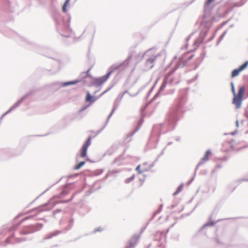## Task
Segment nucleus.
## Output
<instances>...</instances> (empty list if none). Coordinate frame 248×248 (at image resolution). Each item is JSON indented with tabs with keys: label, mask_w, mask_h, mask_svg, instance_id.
<instances>
[{
	"label": "nucleus",
	"mask_w": 248,
	"mask_h": 248,
	"mask_svg": "<svg viewBox=\"0 0 248 248\" xmlns=\"http://www.w3.org/2000/svg\"><path fill=\"white\" fill-rule=\"evenodd\" d=\"M245 88L244 86L239 88L238 94L234 95L233 99V103L235 105L236 108H239L241 105L243 96L245 93Z\"/></svg>",
	"instance_id": "f257e3e1"
},
{
	"label": "nucleus",
	"mask_w": 248,
	"mask_h": 248,
	"mask_svg": "<svg viewBox=\"0 0 248 248\" xmlns=\"http://www.w3.org/2000/svg\"><path fill=\"white\" fill-rule=\"evenodd\" d=\"M91 144V138L89 137L86 142L82 145L81 149L80 156L82 158L85 157L87 155V150L88 147Z\"/></svg>",
	"instance_id": "f03ea898"
},
{
	"label": "nucleus",
	"mask_w": 248,
	"mask_h": 248,
	"mask_svg": "<svg viewBox=\"0 0 248 248\" xmlns=\"http://www.w3.org/2000/svg\"><path fill=\"white\" fill-rule=\"evenodd\" d=\"M248 65V61L246 62L239 68L234 69L232 73V78H233L238 76L240 72L244 70Z\"/></svg>",
	"instance_id": "7ed1b4c3"
},
{
	"label": "nucleus",
	"mask_w": 248,
	"mask_h": 248,
	"mask_svg": "<svg viewBox=\"0 0 248 248\" xmlns=\"http://www.w3.org/2000/svg\"><path fill=\"white\" fill-rule=\"evenodd\" d=\"M112 73V71H110L109 72H108L106 75L96 79V83L98 85L102 84L108 80V79L109 78V76H110Z\"/></svg>",
	"instance_id": "20e7f679"
},
{
	"label": "nucleus",
	"mask_w": 248,
	"mask_h": 248,
	"mask_svg": "<svg viewBox=\"0 0 248 248\" xmlns=\"http://www.w3.org/2000/svg\"><path fill=\"white\" fill-rule=\"evenodd\" d=\"M155 59H156V58L155 57L153 58L148 59L146 61V62L145 63V68L147 70L150 69L153 67L154 63V62L155 61Z\"/></svg>",
	"instance_id": "39448f33"
},
{
	"label": "nucleus",
	"mask_w": 248,
	"mask_h": 248,
	"mask_svg": "<svg viewBox=\"0 0 248 248\" xmlns=\"http://www.w3.org/2000/svg\"><path fill=\"white\" fill-rule=\"evenodd\" d=\"M233 149L232 144L230 141L225 142L222 145V151L224 152H228Z\"/></svg>",
	"instance_id": "423d86ee"
},
{
	"label": "nucleus",
	"mask_w": 248,
	"mask_h": 248,
	"mask_svg": "<svg viewBox=\"0 0 248 248\" xmlns=\"http://www.w3.org/2000/svg\"><path fill=\"white\" fill-rule=\"evenodd\" d=\"M146 166L147 164L146 163L139 165L137 167L136 170L139 172V173L141 174L148 170V168L146 167Z\"/></svg>",
	"instance_id": "0eeeda50"
},
{
	"label": "nucleus",
	"mask_w": 248,
	"mask_h": 248,
	"mask_svg": "<svg viewBox=\"0 0 248 248\" xmlns=\"http://www.w3.org/2000/svg\"><path fill=\"white\" fill-rule=\"evenodd\" d=\"M97 99V98L91 95L89 92H87L85 100L87 102H89L90 103H93Z\"/></svg>",
	"instance_id": "6e6552de"
},
{
	"label": "nucleus",
	"mask_w": 248,
	"mask_h": 248,
	"mask_svg": "<svg viewBox=\"0 0 248 248\" xmlns=\"http://www.w3.org/2000/svg\"><path fill=\"white\" fill-rule=\"evenodd\" d=\"M212 153L211 151L209 150H208L206 151L205 154L204 155V156L203 157L202 160L203 161H206L209 159V158L210 156L211 155Z\"/></svg>",
	"instance_id": "1a4fd4ad"
},
{
	"label": "nucleus",
	"mask_w": 248,
	"mask_h": 248,
	"mask_svg": "<svg viewBox=\"0 0 248 248\" xmlns=\"http://www.w3.org/2000/svg\"><path fill=\"white\" fill-rule=\"evenodd\" d=\"M69 0H66L65 1V3H64V5H63V7H62V11L63 12H66L67 11L66 7L69 4Z\"/></svg>",
	"instance_id": "9d476101"
},
{
	"label": "nucleus",
	"mask_w": 248,
	"mask_h": 248,
	"mask_svg": "<svg viewBox=\"0 0 248 248\" xmlns=\"http://www.w3.org/2000/svg\"><path fill=\"white\" fill-rule=\"evenodd\" d=\"M85 164V162H80L75 167V170L79 169L82 166H83Z\"/></svg>",
	"instance_id": "9b49d317"
},
{
	"label": "nucleus",
	"mask_w": 248,
	"mask_h": 248,
	"mask_svg": "<svg viewBox=\"0 0 248 248\" xmlns=\"http://www.w3.org/2000/svg\"><path fill=\"white\" fill-rule=\"evenodd\" d=\"M78 82H79L78 80H75V81H70V82H67L64 83V85L75 84H77V83H78Z\"/></svg>",
	"instance_id": "f8f14e48"
},
{
	"label": "nucleus",
	"mask_w": 248,
	"mask_h": 248,
	"mask_svg": "<svg viewBox=\"0 0 248 248\" xmlns=\"http://www.w3.org/2000/svg\"><path fill=\"white\" fill-rule=\"evenodd\" d=\"M110 88H108V89H107L106 90H105V91H104L99 96V97L102 96L103 95H104L105 93H107L109 90Z\"/></svg>",
	"instance_id": "ddd939ff"
},
{
	"label": "nucleus",
	"mask_w": 248,
	"mask_h": 248,
	"mask_svg": "<svg viewBox=\"0 0 248 248\" xmlns=\"http://www.w3.org/2000/svg\"><path fill=\"white\" fill-rule=\"evenodd\" d=\"M232 92L233 93V95H234L235 94H236V93H235V89H234V86H233V85L232 83Z\"/></svg>",
	"instance_id": "4468645a"
},
{
	"label": "nucleus",
	"mask_w": 248,
	"mask_h": 248,
	"mask_svg": "<svg viewBox=\"0 0 248 248\" xmlns=\"http://www.w3.org/2000/svg\"><path fill=\"white\" fill-rule=\"evenodd\" d=\"M214 0H207L206 2V4H209L210 3H211Z\"/></svg>",
	"instance_id": "2eb2a0df"
},
{
	"label": "nucleus",
	"mask_w": 248,
	"mask_h": 248,
	"mask_svg": "<svg viewBox=\"0 0 248 248\" xmlns=\"http://www.w3.org/2000/svg\"><path fill=\"white\" fill-rule=\"evenodd\" d=\"M120 65H119V66H117V67H116L115 68H114V69H118L120 67Z\"/></svg>",
	"instance_id": "dca6fc26"
}]
</instances>
